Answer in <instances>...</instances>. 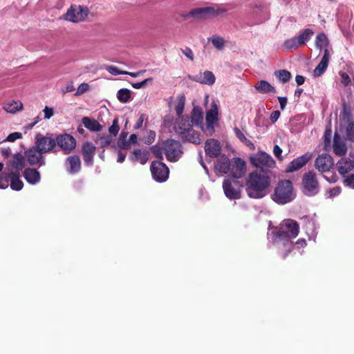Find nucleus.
<instances>
[{
    "mask_svg": "<svg viewBox=\"0 0 354 354\" xmlns=\"http://www.w3.org/2000/svg\"><path fill=\"white\" fill-rule=\"evenodd\" d=\"M299 229L298 223L292 219L284 220L279 227L269 229L268 239L283 252L284 259L293 248L292 239L298 235Z\"/></svg>",
    "mask_w": 354,
    "mask_h": 354,
    "instance_id": "f257e3e1",
    "label": "nucleus"
},
{
    "mask_svg": "<svg viewBox=\"0 0 354 354\" xmlns=\"http://www.w3.org/2000/svg\"><path fill=\"white\" fill-rule=\"evenodd\" d=\"M270 178L257 171L250 174L246 180V192L249 197L261 198L267 195Z\"/></svg>",
    "mask_w": 354,
    "mask_h": 354,
    "instance_id": "f03ea898",
    "label": "nucleus"
},
{
    "mask_svg": "<svg viewBox=\"0 0 354 354\" xmlns=\"http://www.w3.org/2000/svg\"><path fill=\"white\" fill-rule=\"evenodd\" d=\"M176 133L179 134L185 141L198 145L201 142L200 134L196 132L192 127L189 117H178L174 124Z\"/></svg>",
    "mask_w": 354,
    "mask_h": 354,
    "instance_id": "7ed1b4c3",
    "label": "nucleus"
},
{
    "mask_svg": "<svg viewBox=\"0 0 354 354\" xmlns=\"http://www.w3.org/2000/svg\"><path fill=\"white\" fill-rule=\"evenodd\" d=\"M296 196L292 183L290 180L280 181L276 186L272 199L279 205H284L292 201Z\"/></svg>",
    "mask_w": 354,
    "mask_h": 354,
    "instance_id": "20e7f679",
    "label": "nucleus"
},
{
    "mask_svg": "<svg viewBox=\"0 0 354 354\" xmlns=\"http://www.w3.org/2000/svg\"><path fill=\"white\" fill-rule=\"evenodd\" d=\"M303 192L308 196H313L319 192V185L317 179L316 174L308 171L304 174L302 178Z\"/></svg>",
    "mask_w": 354,
    "mask_h": 354,
    "instance_id": "39448f33",
    "label": "nucleus"
},
{
    "mask_svg": "<svg viewBox=\"0 0 354 354\" xmlns=\"http://www.w3.org/2000/svg\"><path fill=\"white\" fill-rule=\"evenodd\" d=\"M88 12L89 10L86 7L73 5L68 9L66 14L61 17V19L73 23H78L84 21Z\"/></svg>",
    "mask_w": 354,
    "mask_h": 354,
    "instance_id": "423d86ee",
    "label": "nucleus"
},
{
    "mask_svg": "<svg viewBox=\"0 0 354 354\" xmlns=\"http://www.w3.org/2000/svg\"><path fill=\"white\" fill-rule=\"evenodd\" d=\"M250 162L255 167L266 171L275 167L276 162L272 156L264 152L259 151L250 157Z\"/></svg>",
    "mask_w": 354,
    "mask_h": 354,
    "instance_id": "0eeeda50",
    "label": "nucleus"
},
{
    "mask_svg": "<svg viewBox=\"0 0 354 354\" xmlns=\"http://www.w3.org/2000/svg\"><path fill=\"white\" fill-rule=\"evenodd\" d=\"M242 187V184L237 179L227 178L223 183L224 194L230 200L239 199Z\"/></svg>",
    "mask_w": 354,
    "mask_h": 354,
    "instance_id": "6e6552de",
    "label": "nucleus"
},
{
    "mask_svg": "<svg viewBox=\"0 0 354 354\" xmlns=\"http://www.w3.org/2000/svg\"><path fill=\"white\" fill-rule=\"evenodd\" d=\"M163 150L167 160L176 162L183 153L181 144L174 140H167L163 142Z\"/></svg>",
    "mask_w": 354,
    "mask_h": 354,
    "instance_id": "1a4fd4ad",
    "label": "nucleus"
},
{
    "mask_svg": "<svg viewBox=\"0 0 354 354\" xmlns=\"http://www.w3.org/2000/svg\"><path fill=\"white\" fill-rule=\"evenodd\" d=\"M35 146L43 153H47L54 150L56 147V141L50 134L44 136L37 133L35 136Z\"/></svg>",
    "mask_w": 354,
    "mask_h": 354,
    "instance_id": "9d476101",
    "label": "nucleus"
},
{
    "mask_svg": "<svg viewBox=\"0 0 354 354\" xmlns=\"http://www.w3.org/2000/svg\"><path fill=\"white\" fill-rule=\"evenodd\" d=\"M151 172L153 176V178L159 183L165 182L168 178L169 174V168L167 165L160 161H153L151 165Z\"/></svg>",
    "mask_w": 354,
    "mask_h": 354,
    "instance_id": "9b49d317",
    "label": "nucleus"
},
{
    "mask_svg": "<svg viewBox=\"0 0 354 354\" xmlns=\"http://www.w3.org/2000/svg\"><path fill=\"white\" fill-rule=\"evenodd\" d=\"M218 106L215 102H213L211 104V108L206 113V126L203 129V131L208 136H212L214 131V124L218 119Z\"/></svg>",
    "mask_w": 354,
    "mask_h": 354,
    "instance_id": "f8f14e48",
    "label": "nucleus"
},
{
    "mask_svg": "<svg viewBox=\"0 0 354 354\" xmlns=\"http://www.w3.org/2000/svg\"><path fill=\"white\" fill-rule=\"evenodd\" d=\"M57 145L64 151V154H68L76 147V140L70 134H60L55 138Z\"/></svg>",
    "mask_w": 354,
    "mask_h": 354,
    "instance_id": "ddd939ff",
    "label": "nucleus"
},
{
    "mask_svg": "<svg viewBox=\"0 0 354 354\" xmlns=\"http://www.w3.org/2000/svg\"><path fill=\"white\" fill-rule=\"evenodd\" d=\"M24 156L30 165L41 167L46 164L44 154L35 145L26 150Z\"/></svg>",
    "mask_w": 354,
    "mask_h": 354,
    "instance_id": "4468645a",
    "label": "nucleus"
},
{
    "mask_svg": "<svg viewBox=\"0 0 354 354\" xmlns=\"http://www.w3.org/2000/svg\"><path fill=\"white\" fill-rule=\"evenodd\" d=\"M26 160L25 156L21 153L15 154L12 160L7 165L3 172L20 174L25 167Z\"/></svg>",
    "mask_w": 354,
    "mask_h": 354,
    "instance_id": "2eb2a0df",
    "label": "nucleus"
},
{
    "mask_svg": "<svg viewBox=\"0 0 354 354\" xmlns=\"http://www.w3.org/2000/svg\"><path fill=\"white\" fill-rule=\"evenodd\" d=\"M334 161L333 158L327 153H322L315 161L316 169L320 172H326L333 167Z\"/></svg>",
    "mask_w": 354,
    "mask_h": 354,
    "instance_id": "dca6fc26",
    "label": "nucleus"
},
{
    "mask_svg": "<svg viewBox=\"0 0 354 354\" xmlns=\"http://www.w3.org/2000/svg\"><path fill=\"white\" fill-rule=\"evenodd\" d=\"M232 178L239 179L241 178L246 171L245 162L239 158L231 160L230 170Z\"/></svg>",
    "mask_w": 354,
    "mask_h": 354,
    "instance_id": "f3484780",
    "label": "nucleus"
},
{
    "mask_svg": "<svg viewBox=\"0 0 354 354\" xmlns=\"http://www.w3.org/2000/svg\"><path fill=\"white\" fill-rule=\"evenodd\" d=\"M313 157L310 152L292 160L286 167V172H293L302 168Z\"/></svg>",
    "mask_w": 354,
    "mask_h": 354,
    "instance_id": "a211bd4d",
    "label": "nucleus"
},
{
    "mask_svg": "<svg viewBox=\"0 0 354 354\" xmlns=\"http://www.w3.org/2000/svg\"><path fill=\"white\" fill-rule=\"evenodd\" d=\"M95 147L90 142H86L82 146V156L84 163L88 166L93 164V157L95 153Z\"/></svg>",
    "mask_w": 354,
    "mask_h": 354,
    "instance_id": "6ab92c4d",
    "label": "nucleus"
},
{
    "mask_svg": "<svg viewBox=\"0 0 354 354\" xmlns=\"http://www.w3.org/2000/svg\"><path fill=\"white\" fill-rule=\"evenodd\" d=\"M220 142L214 139L207 140L205 145V153L210 158L218 157L221 153Z\"/></svg>",
    "mask_w": 354,
    "mask_h": 354,
    "instance_id": "aec40b11",
    "label": "nucleus"
},
{
    "mask_svg": "<svg viewBox=\"0 0 354 354\" xmlns=\"http://www.w3.org/2000/svg\"><path fill=\"white\" fill-rule=\"evenodd\" d=\"M192 79L196 82L209 86L213 85L216 81L214 75L209 71H205L203 73L201 72L194 75Z\"/></svg>",
    "mask_w": 354,
    "mask_h": 354,
    "instance_id": "412c9836",
    "label": "nucleus"
},
{
    "mask_svg": "<svg viewBox=\"0 0 354 354\" xmlns=\"http://www.w3.org/2000/svg\"><path fill=\"white\" fill-rule=\"evenodd\" d=\"M66 167L67 171L71 174L77 173L81 168L80 157L77 155L68 156L66 160Z\"/></svg>",
    "mask_w": 354,
    "mask_h": 354,
    "instance_id": "4be33fe9",
    "label": "nucleus"
},
{
    "mask_svg": "<svg viewBox=\"0 0 354 354\" xmlns=\"http://www.w3.org/2000/svg\"><path fill=\"white\" fill-rule=\"evenodd\" d=\"M6 181L10 180V187L15 191H19L23 188L24 183L19 179L20 174L17 173H3Z\"/></svg>",
    "mask_w": 354,
    "mask_h": 354,
    "instance_id": "5701e85b",
    "label": "nucleus"
},
{
    "mask_svg": "<svg viewBox=\"0 0 354 354\" xmlns=\"http://www.w3.org/2000/svg\"><path fill=\"white\" fill-rule=\"evenodd\" d=\"M231 160L225 156L223 155L216 160L215 162V170L221 174H227L230 170Z\"/></svg>",
    "mask_w": 354,
    "mask_h": 354,
    "instance_id": "b1692460",
    "label": "nucleus"
},
{
    "mask_svg": "<svg viewBox=\"0 0 354 354\" xmlns=\"http://www.w3.org/2000/svg\"><path fill=\"white\" fill-rule=\"evenodd\" d=\"M149 156V153L147 151L138 149L131 153L129 159L133 162H138L145 165L148 161Z\"/></svg>",
    "mask_w": 354,
    "mask_h": 354,
    "instance_id": "393cba45",
    "label": "nucleus"
},
{
    "mask_svg": "<svg viewBox=\"0 0 354 354\" xmlns=\"http://www.w3.org/2000/svg\"><path fill=\"white\" fill-rule=\"evenodd\" d=\"M339 173L344 176L351 171L354 167V162L348 158H342L336 165Z\"/></svg>",
    "mask_w": 354,
    "mask_h": 354,
    "instance_id": "a878e982",
    "label": "nucleus"
},
{
    "mask_svg": "<svg viewBox=\"0 0 354 354\" xmlns=\"http://www.w3.org/2000/svg\"><path fill=\"white\" fill-rule=\"evenodd\" d=\"M203 112L202 109L199 106H194L192 112V120L190 122L201 127L203 131L204 127L203 126Z\"/></svg>",
    "mask_w": 354,
    "mask_h": 354,
    "instance_id": "bb28decb",
    "label": "nucleus"
},
{
    "mask_svg": "<svg viewBox=\"0 0 354 354\" xmlns=\"http://www.w3.org/2000/svg\"><path fill=\"white\" fill-rule=\"evenodd\" d=\"M82 123L88 130L94 132H99L102 129V126L95 119L89 117H84Z\"/></svg>",
    "mask_w": 354,
    "mask_h": 354,
    "instance_id": "cd10ccee",
    "label": "nucleus"
},
{
    "mask_svg": "<svg viewBox=\"0 0 354 354\" xmlns=\"http://www.w3.org/2000/svg\"><path fill=\"white\" fill-rule=\"evenodd\" d=\"M210 7L197 8L192 10L188 16L192 17L196 19H205L207 17H211L210 15Z\"/></svg>",
    "mask_w": 354,
    "mask_h": 354,
    "instance_id": "c85d7f7f",
    "label": "nucleus"
},
{
    "mask_svg": "<svg viewBox=\"0 0 354 354\" xmlns=\"http://www.w3.org/2000/svg\"><path fill=\"white\" fill-rule=\"evenodd\" d=\"M24 176L30 184L35 185L40 180V174L35 169L28 168L24 170Z\"/></svg>",
    "mask_w": 354,
    "mask_h": 354,
    "instance_id": "c756f323",
    "label": "nucleus"
},
{
    "mask_svg": "<svg viewBox=\"0 0 354 354\" xmlns=\"http://www.w3.org/2000/svg\"><path fill=\"white\" fill-rule=\"evenodd\" d=\"M347 147L345 143L339 138V136L335 133L333 140V151L338 156H343L346 153Z\"/></svg>",
    "mask_w": 354,
    "mask_h": 354,
    "instance_id": "7c9ffc66",
    "label": "nucleus"
},
{
    "mask_svg": "<svg viewBox=\"0 0 354 354\" xmlns=\"http://www.w3.org/2000/svg\"><path fill=\"white\" fill-rule=\"evenodd\" d=\"M254 88L261 93H275L277 92L275 88L272 86L266 80H260L256 83Z\"/></svg>",
    "mask_w": 354,
    "mask_h": 354,
    "instance_id": "2f4dec72",
    "label": "nucleus"
},
{
    "mask_svg": "<svg viewBox=\"0 0 354 354\" xmlns=\"http://www.w3.org/2000/svg\"><path fill=\"white\" fill-rule=\"evenodd\" d=\"M23 108V104L21 101L10 100L3 104V109L10 113H15L21 111Z\"/></svg>",
    "mask_w": 354,
    "mask_h": 354,
    "instance_id": "473e14b6",
    "label": "nucleus"
},
{
    "mask_svg": "<svg viewBox=\"0 0 354 354\" xmlns=\"http://www.w3.org/2000/svg\"><path fill=\"white\" fill-rule=\"evenodd\" d=\"M211 11L210 15L211 17H216L221 15H223L227 12L228 10L232 8V6L230 5H219L216 6H209Z\"/></svg>",
    "mask_w": 354,
    "mask_h": 354,
    "instance_id": "72a5a7b5",
    "label": "nucleus"
},
{
    "mask_svg": "<svg viewBox=\"0 0 354 354\" xmlns=\"http://www.w3.org/2000/svg\"><path fill=\"white\" fill-rule=\"evenodd\" d=\"M313 35L314 32L311 29L306 28L299 32L297 38L299 44L302 46L306 44V43L311 39Z\"/></svg>",
    "mask_w": 354,
    "mask_h": 354,
    "instance_id": "f704fd0d",
    "label": "nucleus"
},
{
    "mask_svg": "<svg viewBox=\"0 0 354 354\" xmlns=\"http://www.w3.org/2000/svg\"><path fill=\"white\" fill-rule=\"evenodd\" d=\"M128 133L122 131L118 138V147L120 148V149H129L132 145L131 144V141L129 140V139H127Z\"/></svg>",
    "mask_w": 354,
    "mask_h": 354,
    "instance_id": "c9c22d12",
    "label": "nucleus"
},
{
    "mask_svg": "<svg viewBox=\"0 0 354 354\" xmlns=\"http://www.w3.org/2000/svg\"><path fill=\"white\" fill-rule=\"evenodd\" d=\"M177 104L175 106V111L178 117H181L185 108V96L184 94H179L176 97Z\"/></svg>",
    "mask_w": 354,
    "mask_h": 354,
    "instance_id": "e433bc0d",
    "label": "nucleus"
},
{
    "mask_svg": "<svg viewBox=\"0 0 354 354\" xmlns=\"http://www.w3.org/2000/svg\"><path fill=\"white\" fill-rule=\"evenodd\" d=\"M113 141V139L109 136L97 135L95 139L96 144L99 145L101 147L104 148L109 146Z\"/></svg>",
    "mask_w": 354,
    "mask_h": 354,
    "instance_id": "4c0bfd02",
    "label": "nucleus"
},
{
    "mask_svg": "<svg viewBox=\"0 0 354 354\" xmlns=\"http://www.w3.org/2000/svg\"><path fill=\"white\" fill-rule=\"evenodd\" d=\"M234 131L236 136L240 140V141L244 143L246 146L249 147L250 149H254V145L245 137V134L239 128L234 127Z\"/></svg>",
    "mask_w": 354,
    "mask_h": 354,
    "instance_id": "58836bf2",
    "label": "nucleus"
},
{
    "mask_svg": "<svg viewBox=\"0 0 354 354\" xmlns=\"http://www.w3.org/2000/svg\"><path fill=\"white\" fill-rule=\"evenodd\" d=\"M316 47L320 50L328 45V39L324 33H320L317 35L315 39Z\"/></svg>",
    "mask_w": 354,
    "mask_h": 354,
    "instance_id": "ea45409f",
    "label": "nucleus"
},
{
    "mask_svg": "<svg viewBox=\"0 0 354 354\" xmlns=\"http://www.w3.org/2000/svg\"><path fill=\"white\" fill-rule=\"evenodd\" d=\"M275 76L282 83H286L291 79V73L286 70H279L274 73Z\"/></svg>",
    "mask_w": 354,
    "mask_h": 354,
    "instance_id": "a19ab883",
    "label": "nucleus"
},
{
    "mask_svg": "<svg viewBox=\"0 0 354 354\" xmlns=\"http://www.w3.org/2000/svg\"><path fill=\"white\" fill-rule=\"evenodd\" d=\"M328 62H326V59L321 60L319 64L313 71V75L315 77H320L327 69Z\"/></svg>",
    "mask_w": 354,
    "mask_h": 354,
    "instance_id": "79ce46f5",
    "label": "nucleus"
},
{
    "mask_svg": "<svg viewBox=\"0 0 354 354\" xmlns=\"http://www.w3.org/2000/svg\"><path fill=\"white\" fill-rule=\"evenodd\" d=\"M300 46L297 37L286 39L283 43V47L290 50H295Z\"/></svg>",
    "mask_w": 354,
    "mask_h": 354,
    "instance_id": "37998d69",
    "label": "nucleus"
},
{
    "mask_svg": "<svg viewBox=\"0 0 354 354\" xmlns=\"http://www.w3.org/2000/svg\"><path fill=\"white\" fill-rule=\"evenodd\" d=\"M117 97L122 103L127 102L131 97L130 91L127 88H122L118 91Z\"/></svg>",
    "mask_w": 354,
    "mask_h": 354,
    "instance_id": "c03bdc74",
    "label": "nucleus"
},
{
    "mask_svg": "<svg viewBox=\"0 0 354 354\" xmlns=\"http://www.w3.org/2000/svg\"><path fill=\"white\" fill-rule=\"evenodd\" d=\"M304 221H307V223L305 225L307 233H311V235L314 236L316 234V226L315 221L313 220H309L307 217L304 218Z\"/></svg>",
    "mask_w": 354,
    "mask_h": 354,
    "instance_id": "a18cd8bd",
    "label": "nucleus"
},
{
    "mask_svg": "<svg viewBox=\"0 0 354 354\" xmlns=\"http://www.w3.org/2000/svg\"><path fill=\"white\" fill-rule=\"evenodd\" d=\"M212 43L215 48L221 50L224 46L225 41L221 37L214 35L212 38Z\"/></svg>",
    "mask_w": 354,
    "mask_h": 354,
    "instance_id": "49530a36",
    "label": "nucleus"
},
{
    "mask_svg": "<svg viewBox=\"0 0 354 354\" xmlns=\"http://www.w3.org/2000/svg\"><path fill=\"white\" fill-rule=\"evenodd\" d=\"M346 136L348 140L354 142V122H350L346 128Z\"/></svg>",
    "mask_w": 354,
    "mask_h": 354,
    "instance_id": "de8ad7c7",
    "label": "nucleus"
},
{
    "mask_svg": "<svg viewBox=\"0 0 354 354\" xmlns=\"http://www.w3.org/2000/svg\"><path fill=\"white\" fill-rule=\"evenodd\" d=\"M23 138V135L20 132H14L9 134L6 139H4L2 142H13L18 139H21Z\"/></svg>",
    "mask_w": 354,
    "mask_h": 354,
    "instance_id": "09e8293b",
    "label": "nucleus"
},
{
    "mask_svg": "<svg viewBox=\"0 0 354 354\" xmlns=\"http://www.w3.org/2000/svg\"><path fill=\"white\" fill-rule=\"evenodd\" d=\"M119 130H120V127L118 125V119H115L113 121L112 125L109 127V131L110 134L112 135L113 136H116Z\"/></svg>",
    "mask_w": 354,
    "mask_h": 354,
    "instance_id": "8fccbe9b",
    "label": "nucleus"
},
{
    "mask_svg": "<svg viewBox=\"0 0 354 354\" xmlns=\"http://www.w3.org/2000/svg\"><path fill=\"white\" fill-rule=\"evenodd\" d=\"M344 185L346 187L354 189V174L348 175L344 178Z\"/></svg>",
    "mask_w": 354,
    "mask_h": 354,
    "instance_id": "3c124183",
    "label": "nucleus"
},
{
    "mask_svg": "<svg viewBox=\"0 0 354 354\" xmlns=\"http://www.w3.org/2000/svg\"><path fill=\"white\" fill-rule=\"evenodd\" d=\"M106 69L109 73H111L113 75H118L120 74L127 73V71H120L118 69V68L114 66H108L106 68Z\"/></svg>",
    "mask_w": 354,
    "mask_h": 354,
    "instance_id": "603ef678",
    "label": "nucleus"
},
{
    "mask_svg": "<svg viewBox=\"0 0 354 354\" xmlns=\"http://www.w3.org/2000/svg\"><path fill=\"white\" fill-rule=\"evenodd\" d=\"M88 88H89V86H88V84H86V83H82L77 87V89L76 91V93H75V96H79V95L83 94L84 93H85L86 91H88Z\"/></svg>",
    "mask_w": 354,
    "mask_h": 354,
    "instance_id": "864d4df0",
    "label": "nucleus"
},
{
    "mask_svg": "<svg viewBox=\"0 0 354 354\" xmlns=\"http://www.w3.org/2000/svg\"><path fill=\"white\" fill-rule=\"evenodd\" d=\"M151 151L157 158H162V149L160 147H158L156 145L153 146L151 147Z\"/></svg>",
    "mask_w": 354,
    "mask_h": 354,
    "instance_id": "5fc2aeb1",
    "label": "nucleus"
},
{
    "mask_svg": "<svg viewBox=\"0 0 354 354\" xmlns=\"http://www.w3.org/2000/svg\"><path fill=\"white\" fill-rule=\"evenodd\" d=\"M151 81H152V78H151V77L147 78L140 82L132 84V86L134 88L139 89V88H142L144 86H145L147 84V82H151Z\"/></svg>",
    "mask_w": 354,
    "mask_h": 354,
    "instance_id": "6e6d98bb",
    "label": "nucleus"
},
{
    "mask_svg": "<svg viewBox=\"0 0 354 354\" xmlns=\"http://www.w3.org/2000/svg\"><path fill=\"white\" fill-rule=\"evenodd\" d=\"M147 119V116L145 114H144V113L141 114L140 115L134 128L137 129H140L142 126L144 121Z\"/></svg>",
    "mask_w": 354,
    "mask_h": 354,
    "instance_id": "4d7b16f0",
    "label": "nucleus"
},
{
    "mask_svg": "<svg viewBox=\"0 0 354 354\" xmlns=\"http://www.w3.org/2000/svg\"><path fill=\"white\" fill-rule=\"evenodd\" d=\"M180 51L190 60L194 59V53L190 48H181Z\"/></svg>",
    "mask_w": 354,
    "mask_h": 354,
    "instance_id": "13d9d810",
    "label": "nucleus"
},
{
    "mask_svg": "<svg viewBox=\"0 0 354 354\" xmlns=\"http://www.w3.org/2000/svg\"><path fill=\"white\" fill-rule=\"evenodd\" d=\"M341 192V188L339 187H335L328 190V197H335L339 195Z\"/></svg>",
    "mask_w": 354,
    "mask_h": 354,
    "instance_id": "bf43d9fd",
    "label": "nucleus"
},
{
    "mask_svg": "<svg viewBox=\"0 0 354 354\" xmlns=\"http://www.w3.org/2000/svg\"><path fill=\"white\" fill-rule=\"evenodd\" d=\"M43 112L44 113V119L46 120L50 119L54 113L53 108L48 106H46Z\"/></svg>",
    "mask_w": 354,
    "mask_h": 354,
    "instance_id": "052dcab7",
    "label": "nucleus"
},
{
    "mask_svg": "<svg viewBox=\"0 0 354 354\" xmlns=\"http://www.w3.org/2000/svg\"><path fill=\"white\" fill-rule=\"evenodd\" d=\"M75 90V86L73 82H70L66 84L64 88H62V93L64 94L69 92H72Z\"/></svg>",
    "mask_w": 354,
    "mask_h": 354,
    "instance_id": "680f3d73",
    "label": "nucleus"
},
{
    "mask_svg": "<svg viewBox=\"0 0 354 354\" xmlns=\"http://www.w3.org/2000/svg\"><path fill=\"white\" fill-rule=\"evenodd\" d=\"M273 153L279 160L282 159V157H281L282 149H281V147L279 145H276L274 146Z\"/></svg>",
    "mask_w": 354,
    "mask_h": 354,
    "instance_id": "e2e57ef3",
    "label": "nucleus"
},
{
    "mask_svg": "<svg viewBox=\"0 0 354 354\" xmlns=\"http://www.w3.org/2000/svg\"><path fill=\"white\" fill-rule=\"evenodd\" d=\"M281 115V113L279 111H274L272 112L270 120L272 123H274L277 121V120L279 118Z\"/></svg>",
    "mask_w": 354,
    "mask_h": 354,
    "instance_id": "0e129e2a",
    "label": "nucleus"
},
{
    "mask_svg": "<svg viewBox=\"0 0 354 354\" xmlns=\"http://www.w3.org/2000/svg\"><path fill=\"white\" fill-rule=\"evenodd\" d=\"M148 138H147V140H146L145 141V143H147V144H151V142H153L154 141V139H155V137H156V133L154 131H149L148 132Z\"/></svg>",
    "mask_w": 354,
    "mask_h": 354,
    "instance_id": "69168bd1",
    "label": "nucleus"
},
{
    "mask_svg": "<svg viewBox=\"0 0 354 354\" xmlns=\"http://www.w3.org/2000/svg\"><path fill=\"white\" fill-rule=\"evenodd\" d=\"M39 117H37L36 120L34 122L25 125L23 127L25 133H26L28 131H30V129H32L33 128V127L39 122Z\"/></svg>",
    "mask_w": 354,
    "mask_h": 354,
    "instance_id": "338daca9",
    "label": "nucleus"
},
{
    "mask_svg": "<svg viewBox=\"0 0 354 354\" xmlns=\"http://www.w3.org/2000/svg\"><path fill=\"white\" fill-rule=\"evenodd\" d=\"M278 100L280 104L281 110H284L287 104V97H278Z\"/></svg>",
    "mask_w": 354,
    "mask_h": 354,
    "instance_id": "774afa93",
    "label": "nucleus"
}]
</instances>
